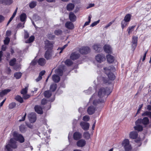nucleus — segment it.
<instances>
[{"label": "nucleus", "instance_id": "obj_1", "mask_svg": "<svg viewBox=\"0 0 151 151\" xmlns=\"http://www.w3.org/2000/svg\"><path fill=\"white\" fill-rule=\"evenodd\" d=\"M107 95H92L89 100V102H92V104L95 106L99 107L103 105L106 100Z\"/></svg>", "mask_w": 151, "mask_h": 151}, {"label": "nucleus", "instance_id": "obj_2", "mask_svg": "<svg viewBox=\"0 0 151 151\" xmlns=\"http://www.w3.org/2000/svg\"><path fill=\"white\" fill-rule=\"evenodd\" d=\"M17 147V142L14 138H11L9 140V143L6 145L5 149L7 151H13V149H16Z\"/></svg>", "mask_w": 151, "mask_h": 151}, {"label": "nucleus", "instance_id": "obj_3", "mask_svg": "<svg viewBox=\"0 0 151 151\" xmlns=\"http://www.w3.org/2000/svg\"><path fill=\"white\" fill-rule=\"evenodd\" d=\"M104 70L110 80H114L115 79V76L111 72V71H114L115 70V69L114 66H109L108 68H104Z\"/></svg>", "mask_w": 151, "mask_h": 151}, {"label": "nucleus", "instance_id": "obj_4", "mask_svg": "<svg viewBox=\"0 0 151 151\" xmlns=\"http://www.w3.org/2000/svg\"><path fill=\"white\" fill-rule=\"evenodd\" d=\"M13 136L16 141H18L20 143H23L24 142V138L22 134H19L16 132H14Z\"/></svg>", "mask_w": 151, "mask_h": 151}, {"label": "nucleus", "instance_id": "obj_5", "mask_svg": "<svg viewBox=\"0 0 151 151\" xmlns=\"http://www.w3.org/2000/svg\"><path fill=\"white\" fill-rule=\"evenodd\" d=\"M112 90V88H101L99 90L98 94H109L111 93Z\"/></svg>", "mask_w": 151, "mask_h": 151}, {"label": "nucleus", "instance_id": "obj_6", "mask_svg": "<svg viewBox=\"0 0 151 151\" xmlns=\"http://www.w3.org/2000/svg\"><path fill=\"white\" fill-rule=\"evenodd\" d=\"M55 95H44L45 97L47 99H49L50 97L52 96V98L51 99H49L47 100L46 99L44 98L42 99L41 101V104L42 105H45L47 103V101H50L51 102H53L55 99Z\"/></svg>", "mask_w": 151, "mask_h": 151}, {"label": "nucleus", "instance_id": "obj_7", "mask_svg": "<svg viewBox=\"0 0 151 151\" xmlns=\"http://www.w3.org/2000/svg\"><path fill=\"white\" fill-rule=\"evenodd\" d=\"M137 122L141 124H142L145 127L148 124L150 123V121L147 117H145L143 119H139L137 120Z\"/></svg>", "mask_w": 151, "mask_h": 151}, {"label": "nucleus", "instance_id": "obj_8", "mask_svg": "<svg viewBox=\"0 0 151 151\" xmlns=\"http://www.w3.org/2000/svg\"><path fill=\"white\" fill-rule=\"evenodd\" d=\"M28 118L29 121L31 123H34L37 119L36 114L34 113H31L28 115Z\"/></svg>", "mask_w": 151, "mask_h": 151}, {"label": "nucleus", "instance_id": "obj_9", "mask_svg": "<svg viewBox=\"0 0 151 151\" xmlns=\"http://www.w3.org/2000/svg\"><path fill=\"white\" fill-rule=\"evenodd\" d=\"M45 47L46 50H52L53 47V45L49 41L46 40L45 41Z\"/></svg>", "mask_w": 151, "mask_h": 151}, {"label": "nucleus", "instance_id": "obj_10", "mask_svg": "<svg viewBox=\"0 0 151 151\" xmlns=\"http://www.w3.org/2000/svg\"><path fill=\"white\" fill-rule=\"evenodd\" d=\"M96 59L98 62L101 63L105 60V58L103 54H99L96 56Z\"/></svg>", "mask_w": 151, "mask_h": 151}, {"label": "nucleus", "instance_id": "obj_11", "mask_svg": "<svg viewBox=\"0 0 151 151\" xmlns=\"http://www.w3.org/2000/svg\"><path fill=\"white\" fill-rule=\"evenodd\" d=\"M53 52L52 50H47L44 55V57L47 60L50 59L53 56Z\"/></svg>", "mask_w": 151, "mask_h": 151}, {"label": "nucleus", "instance_id": "obj_12", "mask_svg": "<svg viewBox=\"0 0 151 151\" xmlns=\"http://www.w3.org/2000/svg\"><path fill=\"white\" fill-rule=\"evenodd\" d=\"M80 125L84 130H87L89 129L90 125L88 122H82L80 123Z\"/></svg>", "mask_w": 151, "mask_h": 151}, {"label": "nucleus", "instance_id": "obj_13", "mask_svg": "<svg viewBox=\"0 0 151 151\" xmlns=\"http://www.w3.org/2000/svg\"><path fill=\"white\" fill-rule=\"evenodd\" d=\"M137 120L135 122L136 126L134 127V130L138 132H141L143 130V127L141 125H140L141 123H137Z\"/></svg>", "mask_w": 151, "mask_h": 151}, {"label": "nucleus", "instance_id": "obj_14", "mask_svg": "<svg viewBox=\"0 0 151 151\" xmlns=\"http://www.w3.org/2000/svg\"><path fill=\"white\" fill-rule=\"evenodd\" d=\"M35 111L38 114H43V111L41 106L38 105H36L34 107Z\"/></svg>", "mask_w": 151, "mask_h": 151}, {"label": "nucleus", "instance_id": "obj_15", "mask_svg": "<svg viewBox=\"0 0 151 151\" xmlns=\"http://www.w3.org/2000/svg\"><path fill=\"white\" fill-rule=\"evenodd\" d=\"M80 52L82 54H86L90 52V49L88 47H83L79 50Z\"/></svg>", "mask_w": 151, "mask_h": 151}, {"label": "nucleus", "instance_id": "obj_16", "mask_svg": "<svg viewBox=\"0 0 151 151\" xmlns=\"http://www.w3.org/2000/svg\"><path fill=\"white\" fill-rule=\"evenodd\" d=\"M96 109V107L93 106H91L88 108L87 111L89 115H92L95 113Z\"/></svg>", "mask_w": 151, "mask_h": 151}, {"label": "nucleus", "instance_id": "obj_17", "mask_svg": "<svg viewBox=\"0 0 151 151\" xmlns=\"http://www.w3.org/2000/svg\"><path fill=\"white\" fill-rule=\"evenodd\" d=\"M138 37L136 36H133L132 38V47L134 50L135 49L137 46Z\"/></svg>", "mask_w": 151, "mask_h": 151}, {"label": "nucleus", "instance_id": "obj_18", "mask_svg": "<svg viewBox=\"0 0 151 151\" xmlns=\"http://www.w3.org/2000/svg\"><path fill=\"white\" fill-rule=\"evenodd\" d=\"M82 137V134L79 132H76L73 134V138L76 140H78Z\"/></svg>", "mask_w": 151, "mask_h": 151}, {"label": "nucleus", "instance_id": "obj_19", "mask_svg": "<svg viewBox=\"0 0 151 151\" xmlns=\"http://www.w3.org/2000/svg\"><path fill=\"white\" fill-rule=\"evenodd\" d=\"M104 51L107 53H111L112 49L110 46L109 45H106L104 47Z\"/></svg>", "mask_w": 151, "mask_h": 151}, {"label": "nucleus", "instance_id": "obj_20", "mask_svg": "<svg viewBox=\"0 0 151 151\" xmlns=\"http://www.w3.org/2000/svg\"><path fill=\"white\" fill-rule=\"evenodd\" d=\"M86 144V141L83 139H81L77 142V145L78 147H83Z\"/></svg>", "mask_w": 151, "mask_h": 151}, {"label": "nucleus", "instance_id": "obj_21", "mask_svg": "<svg viewBox=\"0 0 151 151\" xmlns=\"http://www.w3.org/2000/svg\"><path fill=\"white\" fill-rule=\"evenodd\" d=\"M138 135V133L136 131L131 132L129 134V137L133 139H136Z\"/></svg>", "mask_w": 151, "mask_h": 151}, {"label": "nucleus", "instance_id": "obj_22", "mask_svg": "<svg viewBox=\"0 0 151 151\" xmlns=\"http://www.w3.org/2000/svg\"><path fill=\"white\" fill-rule=\"evenodd\" d=\"M80 57V55L76 52H73L71 54L70 58L72 60H76Z\"/></svg>", "mask_w": 151, "mask_h": 151}, {"label": "nucleus", "instance_id": "obj_23", "mask_svg": "<svg viewBox=\"0 0 151 151\" xmlns=\"http://www.w3.org/2000/svg\"><path fill=\"white\" fill-rule=\"evenodd\" d=\"M37 62L39 65L44 66L46 63V60L43 58H40L38 59Z\"/></svg>", "mask_w": 151, "mask_h": 151}, {"label": "nucleus", "instance_id": "obj_24", "mask_svg": "<svg viewBox=\"0 0 151 151\" xmlns=\"http://www.w3.org/2000/svg\"><path fill=\"white\" fill-rule=\"evenodd\" d=\"M65 27L67 28L72 29H73L74 27V25L73 23L70 22H67L65 24Z\"/></svg>", "mask_w": 151, "mask_h": 151}, {"label": "nucleus", "instance_id": "obj_25", "mask_svg": "<svg viewBox=\"0 0 151 151\" xmlns=\"http://www.w3.org/2000/svg\"><path fill=\"white\" fill-rule=\"evenodd\" d=\"M69 18L70 20L72 22H74L76 19V17L72 12H70L69 15Z\"/></svg>", "mask_w": 151, "mask_h": 151}, {"label": "nucleus", "instance_id": "obj_26", "mask_svg": "<svg viewBox=\"0 0 151 151\" xmlns=\"http://www.w3.org/2000/svg\"><path fill=\"white\" fill-rule=\"evenodd\" d=\"M52 79L54 82L58 83L60 81V78L59 76L56 74H54L52 76Z\"/></svg>", "mask_w": 151, "mask_h": 151}, {"label": "nucleus", "instance_id": "obj_27", "mask_svg": "<svg viewBox=\"0 0 151 151\" xmlns=\"http://www.w3.org/2000/svg\"><path fill=\"white\" fill-rule=\"evenodd\" d=\"M75 7L74 4L69 3L67 5V9L68 11H70L73 10Z\"/></svg>", "mask_w": 151, "mask_h": 151}, {"label": "nucleus", "instance_id": "obj_28", "mask_svg": "<svg viewBox=\"0 0 151 151\" xmlns=\"http://www.w3.org/2000/svg\"><path fill=\"white\" fill-rule=\"evenodd\" d=\"M20 18L21 22H25L27 19L26 14L24 13L21 14L20 16Z\"/></svg>", "mask_w": 151, "mask_h": 151}, {"label": "nucleus", "instance_id": "obj_29", "mask_svg": "<svg viewBox=\"0 0 151 151\" xmlns=\"http://www.w3.org/2000/svg\"><path fill=\"white\" fill-rule=\"evenodd\" d=\"M93 47V49L97 52H99L101 50V47L100 45H94Z\"/></svg>", "mask_w": 151, "mask_h": 151}, {"label": "nucleus", "instance_id": "obj_30", "mask_svg": "<svg viewBox=\"0 0 151 151\" xmlns=\"http://www.w3.org/2000/svg\"><path fill=\"white\" fill-rule=\"evenodd\" d=\"M106 57L108 62L109 63H112L114 60V57L111 55H108Z\"/></svg>", "mask_w": 151, "mask_h": 151}, {"label": "nucleus", "instance_id": "obj_31", "mask_svg": "<svg viewBox=\"0 0 151 151\" xmlns=\"http://www.w3.org/2000/svg\"><path fill=\"white\" fill-rule=\"evenodd\" d=\"M130 144L129 141L128 139H125L122 142V145L124 147Z\"/></svg>", "mask_w": 151, "mask_h": 151}, {"label": "nucleus", "instance_id": "obj_32", "mask_svg": "<svg viewBox=\"0 0 151 151\" xmlns=\"http://www.w3.org/2000/svg\"><path fill=\"white\" fill-rule=\"evenodd\" d=\"M20 131L22 133H24L26 131L27 128L24 125L22 124L19 127Z\"/></svg>", "mask_w": 151, "mask_h": 151}, {"label": "nucleus", "instance_id": "obj_33", "mask_svg": "<svg viewBox=\"0 0 151 151\" xmlns=\"http://www.w3.org/2000/svg\"><path fill=\"white\" fill-rule=\"evenodd\" d=\"M15 99L16 100L21 103H22L23 102V98L19 95H17L16 96Z\"/></svg>", "mask_w": 151, "mask_h": 151}, {"label": "nucleus", "instance_id": "obj_34", "mask_svg": "<svg viewBox=\"0 0 151 151\" xmlns=\"http://www.w3.org/2000/svg\"><path fill=\"white\" fill-rule=\"evenodd\" d=\"M28 87L29 85L27 84L24 88L22 89L21 90V93L22 94H24L27 93Z\"/></svg>", "mask_w": 151, "mask_h": 151}, {"label": "nucleus", "instance_id": "obj_35", "mask_svg": "<svg viewBox=\"0 0 151 151\" xmlns=\"http://www.w3.org/2000/svg\"><path fill=\"white\" fill-rule=\"evenodd\" d=\"M131 15L130 14H127L125 16L124 20L129 22L131 19Z\"/></svg>", "mask_w": 151, "mask_h": 151}, {"label": "nucleus", "instance_id": "obj_36", "mask_svg": "<svg viewBox=\"0 0 151 151\" xmlns=\"http://www.w3.org/2000/svg\"><path fill=\"white\" fill-rule=\"evenodd\" d=\"M83 136L84 138L88 139L90 138L91 135L88 132H84Z\"/></svg>", "mask_w": 151, "mask_h": 151}, {"label": "nucleus", "instance_id": "obj_37", "mask_svg": "<svg viewBox=\"0 0 151 151\" xmlns=\"http://www.w3.org/2000/svg\"><path fill=\"white\" fill-rule=\"evenodd\" d=\"M128 23L129 22H127L124 19L122 20L121 23L122 28L123 29L124 27L127 26L128 24Z\"/></svg>", "mask_w": 151, "mask_h": 151}, {"label": "nucleus", "instance_id": "obj_38", "mask_svg": "<svg viewBox=\"0 0 151 151\" xmlns=\"http://www.w3.org/2000/svg\"><path fill=\"white\" fill-rule=\"evenodd\" d=\"M13 0H4V5H9L13 3Z\"/></svg>", "mask_w": 151, "mask_h": 151}, {"label": "nucleus", "instance_id": "obj_39", "mask_svg": "<svg viewBox=\"0 0 151 151\" xmlns=\"http://www.w3.org/2000/svg\"><path fill=\"white\" fill-rule=\"evenodd\" d=\"M135 26H133L132 27H129L127 29V31L129 35H130L134 30Z\"/></svg>", "mask_w": 151, "mask_h": 151}, {"label": "nucleus", "instance_id": "obj_40", "mask_svg": "<svg viewBox=\"0 0 151 151\" xmlns=\"http://www.w3.org/2000/svg\"><path fill=\"white\" fill-rule=\"evenodd\" d=\"M14 76L17 79H18L20 78L22 75V73L20 72H17L14 74Z\"/></svg>", "mask_w": 151, "mask_h": 151}, {"label": "nucleus", "instance_id": "obj_41", "mask_svg": "<svg viewBox=\"0 0 151 151\" xmlns=\"http://www.w3.org/2000/svg\"><path fill=\"white\" fill-rule=\"evenodd\" d=\"M57 88V85L56 84H52L50 86V91H54Z\"/></svg>", "mask_w": 151, "mask_h": 151}, {"label": "nucleus", "instance_id": "obj_42", "mask_svg": "<svg viewBox=\"0 0 151 151\" xmlns=\"http://www.w3.org/2000/svg\"><path fill=\"white\" fill-rule=\"evenodd\" d=\"M124 148L125 151H131L132 150V146L130 144L124 147Z\"/></svg>", "mask_w": 151, "mask_h": 151}, {"label": "nucleus", "instance_id": "obj_43", "mask_svg": "<svg viewBox=\"0 0 151 151\" xmlns=\"http://www.w3.org/2000/svg\"><path fill=\"white\" fill-rule=\"evenodd\" d=\"M11 90L10 89H5L2 90L0 92V94H5L8 93Z\"/></svg>", "mask_w": 151, "mask_h": 151}, {"label": "nucleus", "instance_id": "obj_44", "mask_svg": "<svg viewBox=\"0 0 151 151\" xmlns=\"http://www.w3.org/2000/svg\"><path fill=\"white\" fill-rule=\"evenodd\" d=\"M34 39V37L33 36H32L29 37V39L26 41L25 42L26 43H30L33 42Z\"/></svg>", "mask_w": 151, "mask_h": 151}, {"label": "nucleus", "instance_id": "obj_45", "mask_svg": "<svg viewBox=\"0 0 151 151\" xmlns=\"http://www.w3.org/2000/svg\"><path fill=\"white\" fill-rule=\"evenodd\" d=\"M55 72V73L59 76H62L63 75V71L60 68L56 70Z\"/></svg>", "mask_w": 151, "mask_h": 151}, {"label": "nucleus", "instance_id": "obj_46", "mask_svg": "<svg viewBox=\"0 0 151 151\" xmlns=\"http://www.w3.org/2000/svg\"><path fill=\"white\" fill-rule=\"evenodd\" d=\"M16 106V103L14 102H12L9 104V109H12L14 108Z\"/></svg>", "mask_w": 151, "mask_h": 151}, {"label": "nucleus", "instance_id": "obj_47", "mask_svg": "<svg viewBox=\"0 0 151 151\" xmlns=\"http://www.w3.org/2000/svg\"><path fill=\"white\" fill-rule=\"evenodd\" d=\"M65 65L67 66H70L73 64L72 61L70 59H67L65 62Z\"/></svg>", "mask_w": 151, "mask_h": 151}, {"label": "nucleus", "instance_id": "obj_48", "mask_svg": "<svg viewBox=\"0 0 151 151\" xmlns=\"http://www.w3.org/2000/svg\"><path fill=\"white\" fill-rule=\"evenodd\" d=\"M37 4V2L36 1H33L29 5L30 7L31 8H34Z\"/></svg>", "mask_w": 151, "mask_h": 151}, {"label": "nucleus", "instance_id": "obj_49", "mask_svg": "<svg viewBox=\"0 0 151 151\" xmlns=\"http://www.w3.org/2000/svg\"><path fill=\"white\" fill-rule=\"evenodd\" d=\"M16 62V59L15 58H14L11 60L9 62V64L10 66H13L15 64Z\"/></svg>", "mask_w": 151, "mask_h": 151}, {"label": "nucleus", "instance_id": "obj_50", "mask_svg": "<svg viewBox=\"0 0 151 151\" xmlns=\"http://www.w3.org/2000/svg\"><path fill=\"white\" fill-rule=\"evenodd\" d=\"M11 70L9 67H7L5 70V72L7 74H9L11 72Z\"/></svg>", "mask_w": 151, "mask_h": 151}, {"label": "nucleus", "instance_id": "obj_51", "mask_svg": "<svg viewBox=\"0 0 151 151\" xmlns=\"http://www.w3.org/2000/svg\"><path fill=\"white\" fill-rule=\"evenodd\" d=\"M62 31L59 29L56 30L54 32L55 34L56 35H59L62 34Z\"/></svg>", "mask_w": 151, "mask_h": 151}, {"label": "nucleus", "instance_id": "obj_52", "mask_svg": "<svg viewBox=\"0 0 151 151\" xmlns=\"http://www.w3.org/2000/svg\"><path fill=\"white\" fill-rule=\"evenodd\" d=\"M91 17H92V16H91V15L90 14L89 15L88 17V22H86L84 24V26H87L89 24V23H90V22H91Z\"/></svg>", "mask_w": 151, "mask_h": 151}, {"label": "nucleus", "instance_id": "obj_53", "mask_svg": "<svg viewBox=\"0 0 151 151\" xmlns=\"http://www.w3.org/2000/svg\"><path fill=\"white\" fill-rule=\"evenodd\" d=\"M135 141L138 144V146L139 147L142 144V143L141 142V139H140L138 138L136 139L135 140Z\"/></svg>", "mask_w": 151, "mask_h": 151}, {"label": "nucleus", "instance_id": "obj_54", "mask_svg": "<svg viewBox=\"0 0 151 151\" xmlns=\"http://www.w3.org/2000/svg\"><path fill=\"white\" fill-rule=\"evenodd\" d=\"M99 22L100 20H99L97 21L94 22L91 24L90 26L93 27L94 26L98 24L99 23Z\"/></svg>", "mask_w": 151, "mask_h": 151}, {"label": "nucleus", "instance_id": "obj_55", "mask_svg": "<svg viewBox=\"0 0 151 151\" xmlns=\"http://www.w3.org/2000/svg\"><path fill=\"white\" fill-rule=\"evenodd\" d=\"M89 119V117L88 116H84L83 117V120L84 121H88Z\"/></svg>", "mask_w": 151, "mask_h": 151}, {"label": "nucleus", "instance_id": "obj_56", "mask_svg": "<svg viewBox=\"0 0 151 151\" xmlns=\"http://www.w3.org/2000/svg\"><path fill=\"white\" fill-rule=\"evenodd\" d=\"M10 41L9 38L8 37H6L5 39L4 40V43L5 44H8Z\"/></svg>", "mask_w": 151, "mask_h": 151}, {"label": "nucleus", "instance_id": "obj_57", "mask_svg": "<svg viewBox=\"0 0 151 151\" xmlns=\"http://www.w3.org/2000/svg\"><path fill=\"white\" fill-rule=\"evenodd\" d=\"M142 106H143V104H141L139 105V108L137 110V113L136 114V115H137V114H139L140 113V111L141 110V109L142 107Z\"/></svg>", "mask_w": 151, "mask_h": 151}, {"label": "nucleus", "instance_id": "obj_58", "mask_svg": "<svg viewBox=\"0 0 151 151\" xmlns=\"http://www.w3.org/2000/svg\"><path fill=\"white\" fill-rule=\"evenodd\" d=\"M17 9H18V8H17L15 10L14 12L13 13L12 16L11 17L13 19V18L15 16V15H16V14L17 12Z\"/></svg>", "mask_w": 151, "mask_h": 151}, {"label": "nucleus", "instance_id": "obj_59", "mask_svg": "<svg viewBox=\"0 0 151 151\" xmlns=\"http://www.w3.org/2000/svg\"><path fill=\"white\" fill-rule=\"evenodd\" d=\"M17 9H18V8H17L15 10L14 12L13 13L12 16L11 17L13 19V18L15 16V15H16V14L17 12Z\"/></svg>", "mask_w": 151, "mask_h": 151}, {"label": "nucleus", "instance_id": "obj_60", "mask_svg": "<svg viewBox=\"0 0 151 151\" xmlns=\"http://www.w3.org/2000/svg\"><path fill=\"white\" fill-rule=\"evenodd\" d=\"M17 9H18V8H17L15 10L14 12L13 13L12 16L11 17L13 19V18L15 16V15H16V14L17 12Z\"/></svg>", "mask_w": 151, "mask_h": 151}, {"label": "nucleus", "instance_id": "obj_61", "mask_svg": "<svg viewBox=\"0 0 151 151\" xmlns=\"http://www.w3.org/2000/svg\"><path fill=\"white\" fill-rule=\"evenodd\" d=\"M17 9H18V8H17L15 10L14 12L13 13L12 16L11 17L13 19V18L15 16V15H16V14L17 12Z\"/></svg>", "mask_w": 151, "mask_h": 151}, {"label": "nucleus", "instance_id": "obj_62", "mask_svg": "<svg viewBox=\"0 0 151 151\" xmlns=\"http://www.w3.org/2000/svg\"><path fill=\"white\" fill-rule=\"evenodd\" d=\"M24 27V24H22L21 23H19L17 26V27L18 28H20L22 27L23 28Z\"/></svg>", "mask_w": 151, "mask_h": 151}, {"label": "nucleus", "instance_id": "obj_63", "mask_svg": "<svg viewBox=\"0 0 151 151\" xmlns=\"http://www.w3.org/2000/svg\"><path fill=\"white\" fill-rule=\"evenodd\" d=\"M3 53L2 51H0V61H1L2 60Z\"/></svg>", "mask_w": 151, "mask_h": 151}, {"label": "nucleus", "instance_id": "obj_64", "mask_svg": "<svg viewBox=\"0 0 151 151\" xmlns=\"http://www.w3.org/2000/svg\"><path fill=\"white\" fill-rule=\"evenodd\" d=\"M29 37V34L26 31H25V33L24 35V38L26 39L28 38Z\"/></svg>", "mask_w": 151, "mask_h": 151}]
</instances>
